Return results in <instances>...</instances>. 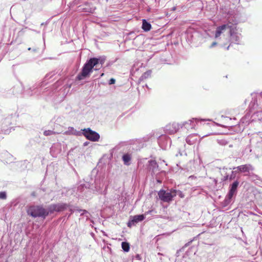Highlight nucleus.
<instances>
[{"label": "nucleus", "instance_id": "nucleus-1", "mask_svg": "<svg viewBox=\"0 0 262 262\" xmlns=\"http://www.w3.org/2000/svg\"><path fill=\"white\" fill-rule=\"evenodd\" d=\"M68 207V205L63 203L52 204L46 209L41 206L34 205L28 208L27 213L28 215L33 217H38L45 219L49 214L52 213L55 211H63L66 209Z\"/></svg>", "mask_w": 262, "mask_h": 262}, {"label": "nucleus", "instance_id": "nucleus-2", "mask_svg": "<svg viewBox=\"0 0 262 262\" xmlns=\"http://www.w3.org/2000/svg\"><path fill=\"white\" fill-rule=\"evenodd\" d=\"M234 28V25L228 23L218 27L215 33V38L219 44L224 47L229 42V36Z\"/></svg>", "mask_w": 262, "mask_h": 262}, {"label": "nucleus", "instance_id": "nucleus-3", "mask_svg": "<svg viewBox=\"0 0 262 262\" xmlns=\"http://www.w3.org/2000/svg\"><path fill=\"white\" fill-rule=\"evenodd\" d=\"M98 60L95 58H91L82 68L81 72L77 75V79L79 80L89 76L92 72L93 68L97 66Z\"/></svg>", "mask_w": 262, "mask_h": 262}, {"label": "nucleus", "instance_id": "nucleus-4", "mask_svg": "<svg viewBox=\"0 0 262 262\" xmlns=\"http://www.w3.org/2000/svg\"><path fill=\"white\" fill-rule=\"evenodd\" d=\"M177 195V190L175 189H168L167 190H160L158 192L160 199L164 202H171L174 197Z\"/></svg>", "mask_w": 262, "mask_h": 262}, {"label": "nucleus", "instance_id": "nucleus-5", "mask_svg": "<svg viewBox=\"0 0 262 262\" xmlns=\"http://www.w3.org/2000/svg\"><path fill=\"white\" fill-rule=\"evenodd\" d=\"M83 135L85 138L92 141H98L100 138L99 134L95 131L91 130L90 128H84L82 130Z\"/></svg>", "mask_w": 262, "mask_h": 262}, {"label": "nucleus", "instance_id": "nucleus-6", "mask_svg": "<svg viewBox=\"0 0 262 262\" xmlns=\"http://www.w3.org/2000/svg\"><path fill=\"white\" fill-rule=\"evenodd\" d=\"M95 7L92 4L84 2V4L78 7V11L85 13H93L95 10Z\"/></svg>", "mask_w": 262, "mask_h": 262}, {"label": "nucleus", "instance_id": "nucleus-7", "mask_svg": "<svg viewBox=\"0 0 262 262\" xmlns=\"http://www.w3.org/2000/svg\"><path fill=\"white\" fill-rule=\"evenodd\" d=\"M180 127H182V126L177 123H169L165 126V131L168 134H173L176 133Z\"/></svg>", "mask_w": 262, "mask_h": 262}, {"label": "nucleus", "instance_id": "nucleus-8", "mask_svg": "<svg viewBox=\"0 0 262 262\" xmlns=\"http://www.w3.org/2000/svg\"><path fill=\"white\" fill-rule=\"evenodd\" d=\"M236 30V26L234 25V28L233 29V31H231L230 34L229 38L232 42H234L236 44L240 43V39L241 38V34H239L235 32Z\"/></svg>", "mask_w": 262, "mask_h": 262}, {"label": "nucleus", "instance_id": "nucleus-9", "mask_svg": "<svg viewBox=\"0 0 262 262\" xmlns=\"http://www.w3.org/2000/svg\"><path fill=\"white\" fill-rule=\"evenodd\" d=\"M145 219V216L143 214L136 215L132 217L130 221L128 223V226L130 227L132 225L141 222Z\"/></svg>", "mask_w": 262, "mask_h": 262}, {"label": "nucleus", "instance_id": "nucleus-10", "mask_svg": "<svg viewBox=\"0 0 262 262\" xmlns=\"http://www.w3.org/2000/svg\"><path fill=\"white\" fill-rule=\"evenodd\" d=\"M233 169H237L238 171L242 172H249L253 170V167L250 164L243 165L237 167L233 168Z\"/></svg>", "mask_w": 262, "mask_h": 262}, {"label": "nucleus", "instance_id": "nucleus-11", "mask_svg": "<svg viewBox=\"0 0 262 262\" xmlns=\"http://www.w3.org/2000/svg\"><path fill=\"white\" fill-rule=\"evenodd\" d=\"M198 121V119L196 118H192V119L189 120L188 121H186L184 122L182 124V126H184L186 128H194L195 124L194 122H196Z\"/></svg>", "mask_w": 262, "mask_h": 262}, {"label": "nucleus", "instance_id": "nucleus-12", "mask_svg": "<svg viewBox=\"0 0 262 262\" xmlns=\"http://www.w3.org/2000/svg\"><path fill=\"white\" fill-rule=\"evenodd\" d=\"M60 151V148L58 144H53L50 148V153L53 157H56Z\"/></svg>", "mask_w": 262, "mask_h": 262}, {"label": "nucleus", "instance_id": "nucleus-13", "mask_svg": "<svg viewBox=\"0 0 262 262\" xmlns=\"http://www.w3.org/2000/svg\"><path fill=\"white\" fill-rule=\"evenodd\" d=\"M197 135L196 134H191L189 135L186 139V142L189 145L194 144L197 141Z\"/></svg>", "mask_w": 262, "mask_h": 262}, {"label": "nucleus", "instance_id": "nucleus-14", "mask_svg": "<svg viewBox=\"0 0 262 262\" xmlns=\"http://www.w3.org/2000/svg\"><path fill=\"white\" fill-rule=\"evenodd\" d=\"M132 159V155L129 154H125L122 156L123 163L126 165H129Z\"/></svg>", "mask_w": 262, "mask_h": 262}, {"label": "nucleus", "instance_id": "nucleus-15", "mask_svg": "<svg viewBox=\"0 0 262 262\" xmlns=\"http://www.w3.org/2000/svg\"><path fill=\"white\" fill-rule=\"evenodd\" d=\"M142 28L145 31H148L151 29V25L149 23L147 22L146 20L143 19L142 21Z\"/></svg>", "mask_w": 262, "mask_h": 262}, {"label": "nucleus", "instance_id": "nucleus-16", "mask_svg": "<svg viewBox=\"0 0 262 262\" xmlns=\"http://www.w3.org/2000/svg\"><path fill=\"white\" fill-rule=\"evenodd\" d=\"M235 193V192L234 191H232L230 189L225 199V202L227 204H229L230 202L231 199H232V198L233 197V195Z\"/></svg>", "mask_w": 262, "mask_h": 262}, {"label": "nucleus", "instance_id": "nucleus-17", "mask_svg": "<svg viewBox=\"0 0 262 262\" xmlns=\"http://www.w3.org/2000/svg\"><path fill=\"white\" fill-rule=\"evenodd\" d=\"M64 135H76L77 132L73 127H69L67 131L64 133Z\"/></svg>", "mask_w": 262, "mask_h": 262}, {"label": "nucleus", "instance_id": "nucleus-18", "mask_svg": "<svg viewBox=\"0 0 262 262\" xmlns=\"http://www.w3.org/2000/svg\"><path fill=\"white\" fill-rule=\"evenodd\" d=\"M121 247L125 252L129 251L130 247L128 243L124 242H122L121 244Z\"/></svg>", "mask_w": 262, "mask_h": 262}, {"label": "nucleus", "instance_id": "nucleus-19", "mask_svg": "<svg viewBox=\"0 0 262 262\" xmlns=\"http://www.w3.org/2000/svg\"><path fill=\"white\" fill-rule=\"evenodd\" d=\"M238 184L239 182L237 181L234 182L231 185L230 189L236 192Z\"/></svg>", "mask_w": 262, "mask_h": 262}, {"label": "nucleus", "instance_id": "nucleus-20", "mask_svg": "<svg viewBox=\"0 0 262 262\" xmlns=\"http://www.w3.org/2000/svg\"><path fill=\"white\" fill-rule=\"evenodd\" d=\"M57 134H59V133L55 132L53 130H45L43 132V135L46 136H51Z\"/></svg>", "mask_w": 262, "mask_h": 262}, {"label": "nucleus", "instance_id": "nucleus-21", "mask_svg": "<svg viewBox=\"0 0 262 262\" xmlns=\"http://www.w3.org/2000/svg\"><path fill=\"white\" fill-rule=\"evenodd\" d=\"M151 74V71L150 70L148 71L145 72L144 74H143V75L141 77V79H146L150 76Z\"/></svg>", "mask_w": 262, "mask_h": 262}, {"label": "nucleus", "instance_id": "nucleus-22", "mask_svg": "<svg viewBox=\"0 0 262 262\" xmlns=\"http://www.w3.org/2000/svg\"><path fill=\"white\" fill-rule=\"evenodd\" d=\"M95 58L99 61L97 63V66H95L96 67V68L97 67V66L99 64H100L101 66H102L104 63V59H102V58Z\"/></svg>", "mask_w": 262, "mask_h": 262}, {"label": "nucleus", "instance_id": "nucleus-23", "mask_svg": "<svg viewBox=\"0 0 262 262\" xmlns=\"http://www.w3.org/2000/svg\"><path fill=\"white\" fill-rule=\"evenodd\" d=\"M7 197L6 193L5 192L2 191L0 192V199H6Z\"/></svg>", "mask_w": 262, "mask_h": 262}, {"label": "nucleus", "instance_id": "nucleus-24", "mask_svg": "<svg viewBox=\"0 0 262 262\" xmlns=\"http://www.w3.org/2000/svg\"><path fill=\"white\" fill-rule=\"evenodd\" d=\"M253 97H256V99L258 100L262 99V93L258 94H254Z\"/></svg>", "mask_w": 262, "mask_h": 262}, {"label": "nucleus", "instance_id": "nucleus-25", "mask_svg": "<svg viewBox=\"0 0 262 262\" xmlns=\"http://www.w3.org/2000/svg\"><path fill=\"white\" fill-rule=\"evenodd\" d=\"M236 171H237L236 170L232 171V174L230 176V177L229 176L230 180H232V179H234V178L235 177V174H234V173L236 172Z\"/></svg>", "mask_w": 262, "mask_h": 262}, {"label": "nucleus", "instance_id": "nucleus-26", "mask_svg": "<svg viewBox=\"0 0 262 262\" xmlns=\"http://www.w3.org/2000/svg\"><path fill=\"white\" fill-rule=\"evenodd\" d=\"M76 210L78 211L79 212L81 213V214H84L85 213H87V211L85 210L82 209H76Z\"/></svg>", "mask_w": 262, "mask_h": 262}, {"label": "nucleus", "instance_id": "nucleus-27", "mask_svg": "<svg viewBox=\"0 0 262 262\" xmlns=\"http://www.w3.org/2000/svg\"><path fill=\"white\" fill-rule=\"evenodd\" d=\"M115 82V79H114V78H111L110 80V81H109V84H114Z\"/></svg>", "mask_w": 262, "mask_h": 262}, {"label": "nucleus", "instance_id": "nucleus-28", "mask_svg": "<svg viewBox=\"0 0 262 262\" xmlns=\"http://www.w3.org/2000/svg\"><path fill=\"white\" fill-rule=\"evenodd\" d=\"M177 195H179L181 198H183L184 196L182 194V192L179 190H177Z\"/></svg>", "mask_w": 262, "mask_h": 262}, {"label": "nucleus", "instance_id": "nucleus-29", "mask_svg": "<svg viewBox=\"0 0 262 262\" xmlns=\"http://www.w3.org/2000/svg\"><path fill=\"white\" fill-rule=\"evenodd\" d=\"M150 165L151 166H156L157 165V163L155 161H151L150 162Z\"/></svg>", "mask_w": 262, "mask_h": 262}, {"label": "nucleus", "instance_id": "nucleus-30", "mask_svg": "<svg viewBox=\"0 0 262 262\" xmlns=\"http://www.w3.org/2000/svg\"><path fill=\"white\" fill-rule=\"evenodd\" d=\"M228 179H229V176L228 175H226V176H224V177L223 178V181H226Z\"/></svg>", "mask_w": 262, "mask_h": 262}, {"label": "nucleus", "instance_id": "nucleus-31", "mask_svg": "<svg viewBox=\"0 0 262 262\" xmlns=\"http://www.w3.org/2000/svg\"><path fill=\"white\" fill-rule=\"evenodd\" d=\"M217 43H219L218 42H213L212 45H211L210 46V48H212L213 47H214Z\"/></svg>", "mask_w": 262, "mask_h": 262}, {"label": "nucleus", "instance_id": "nucleus-32", "mask_svg": "<svg viewBox=\"0 0 262 262\" xmlns=\"http://www.w3.org/2000/svg\"><path fill=\"white\" fill-rule=\"evenodd\" d=\"M136 258L139 260H140L141 259V256L139 254L136 255Z\"/></svg>", "mask_w": 262, "mask_h": 262}, {"label": "nucleus", "instance_id": "nucleus-33", "mask_svg": "<svg viewBox=\"0 0 262 262\" xmlns=\"http://www.w3.org/2000/svg\"><path fill=\"white\" fill-rule=\"evenodd\" d=\"M79 0H75L74 2V4L77 5L79 4Z\"/></svg>", "mask_w": 262, "mask_h": 262}, {"label": "nucleus", "instance_id": "nucleus-34", "mask_svg": "<svg viewBox=\"0 0 262 262\" xmlns=\"http://www.w3.org/2000/svg\"><path fill=\"white\" fill-rule=\"evenodd\" d=\"M70 211L71 212V213H73V212H74V209H72V208H70Z\"/></svg>", "mask_w": 262, "mask_h": 262}, {"label": "nucleus", "instance_id": "nucleus-35", "mask_svg": "<svg viewBox=\"0 0 262 262\" xmlns=\"http://www.w3.org/2000/svg\"><path fill=\"white\" fill-rule=\"evenodd\" d=\"M151 212V210L147 211L145 214H148L150 213Z\"/></svg>", "mask_w": 262, "mask_h": 262}, {"label": "nucleus", "instance_id": "nucleus-36", "mask_svg": "<svg viewBox=\"0 0 262 262\" xmlns=\"http://www.w3.org/2000/svg\"><path fill=\"white\" fill-rule=\"evenodd\" d=\"M158 255H162V254L161 253H158Z\"/></svg>", "mask_w": 262, "mask_h": 262}, {"label": "nucleus", "instance_id": "nucleus-37", "mask_svg": "<svg viewBox=\"0 0 262 262\" xmlns=\"http://www.w3.org/2000/svg\"><path fill=\"white\" fill-rule=\"evenodd\" d=\"M28 50H31V48H29Z\"/></svg>", "mask_w": 262, "mask_h": 262}, {"label": "nucleus", "instance_id": "nucleus-38", "mask_svg": "<svg viewBox=\"0 0 262 262\" xmlns=\"http://www.w3.org/2000/svg\"><path fill=\"white\" fill-rule=\"evenodd\" d=\"M103 75H104V74H103V73H102V74H101V76H102Z\"/></svg>", "mask_w": 262, "mask_h": 262}, {"label": "nucleus", "instance_id": "nucleus-39", "mask_svg": "<svg viewBox=\"0 0 262 262\" xmlns=\"http://www.w3.org/2000/svg\"><path fill=\"white\" fill-rule=\"evenodd\" d=\"M229 48V46L227 47V49L228 50Z\"/></svg>", "mask_w": 262, "mask_h": 262}]
</instances>
